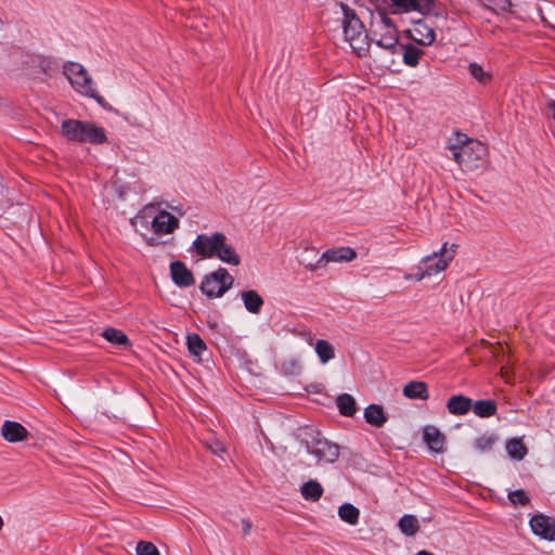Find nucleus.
Returning a JSON list of instances; mask_svg holds the SVG:
<instances>
[{
	"instance_id": "nucleus-26",
	"label": "nucleus",
	"mask_w": 555,
	"mask_h": 555,
	"mask_svg": "<svg viewBox=\"0 0 555 555\" xmlns=\"http://www.w3.org/2000/svg\"><path fill=\"white\" fill-rule=\"evenodd\" d=\"M300 491L306 500L314 502L321 498L323 493V488L318 481L310 480L301 486Z\"/></svg>"
},
{
	"instance_id": "nucleus-36",
	"label": "nucleus",
	"mask_w": 555,
	"mask_h": 555,
	"mask_svg": "<svg viewBox=\"0 0 555 555\" xmlns=\"http://www.w3.org/2000/svg\"><path fill=\"white\" fill-rule=\"evenodd\" d=\"M242 529L244 534H248L251 530V522L248 519H242Z\"/></svg>"
},
{
	"instance_id": "nucleus-35",
	"label": "nucleus",
	"mask_w": 555,
	"mask_h": 555,
	"mask_svg": "<svg viewBox=\"0 0 555 555\" xmlns=\"http://www.w3.org/2000/svg\"><path fill=\"white\" fill-rule=\"evenodd\" d=\"M508 499L514 504L525 505L528 503L529 499L522 490H515L509 492Z\"/></svg>"
},
{
	"instance_id": "nucleus-8",
	"label": "nucleus",
	"mask_w": 555,
	"mask_h": 555,
	"mask_svg": "<svg viewBox=\"0 0 555 555\" xmlns=\"http://www.w3.org/2000/svg\"><path fill=\"white\" fill-rule=\"evenodd\" d=\"M63 74L75 91L83 96L94 99L99 104L103 105V99L96 93L91 76L80 63H65L63 66Z\"/></svg>"
},
{
	"instance_id": "nucleus-22",
	"label": "nucleus",
	"mask_w": 555,
	"mask_h": 555,
	"mask_svg": "<svg viewBox=\"0 0 555 555\" xmlns=\"http://www.w3.org/2000/svg\"><path fill=\"white\" fill-rule=\"evenodd\" d=\"M364 418L366 423L374 427H382L387 422L384 409L379 404H370L364 410Z\"/></svg>"
},
{
	"instance_id": "nucleus-17",
	"label": "nucleus",
	"mask_w": 555,
	"mask_h": 555,
	"mask_svg": "<svg viewBox=\"0 0 555 555\" xmlns=\"http://www.w3.org/2000/svg\"><path fill=\"white\" fill-rule=\"evenodd\" d=\"M240 298L243 301L245 309L253 314H259L264 304L261 295L254 291L247 289L240 293Z\"/></svg>"
},
{
	"instance_id": "nucleus-7",
	"label": "nucleus",
	"mask_w": 555,
	"mask_h": 555,
	"mask_svg": "<svg viewBox=\"0 0 555 555\" xmlns=\"http://www.w3.org/2000/svg\"><path fill=\"white\" fill-rule=\"evenodd\" d=\"M61 133L68 141L77 143L102 144L106 142L105 130L93 122L78 119H64Z\"/></svg>"
},
{
	"instance_id": "nucleus-39",
	"label": "nucleus",
	"mask_w": 555,
	"mask_h": 555,
	"mask_svg": "<svg viewBox=\"0 0 555 555\" xmlns=\"http://www.w3.org/2000/svg\"><path fill=\"white\" fill-rule=\"evenodd\" d=\"M415 555H433L431 553L427 552V551H420L418 553H416Z\"/></svg>"
},
{
	"instance_id": "nucleus-27",
	"label": "nucleus",
	"mask_w": 555,
	"mask_h": 555,
	"mask_svg": "<svg viewBox=\"0 0 555 555\" xmlns=\"http://www.w3.org/2000/svg\"><path fill=\"white\" fill-rule=\"evenodd\" d=\"M400 531L409 537H413L420 530V524L415 516L404 515L398 522Z\"/></svg>"
},
{
	"instance_id": "nucleus-14",
	"label": "nucleus",
	"mask_w": 555,
	"mask_h": 555,
	"mask_svg": "<svg viewBox=\"0 0 555 555\" xmlns=\"http://www.w3.org/2000/svg\"><path fill=\"white\" fill-rule=\"evenodd\" d=\"M307 343L310 346H313L314 352L317 353L318 359L322 364H327L335 358V348L330 341L325 339H318L315 343H313L312 335L308 334Z\"/></svg>"
},
{
	"instance_id": "nucleus-11",
	"label": "nucleus",
	"mask_w": 555,
	"mask_h": 555,
	"mask_svg": "<svg viewBox=\"0 0 555 555\" xmlns=\"http://www.w3.org/2000/svg\"><path fill=\"white\" fill-rule=\"evenodd\" d=\"M532 532L541 539L555 540V520L548 516L539 514L530 519Z\"/></svg>"
},
{
	"instance_id": "nucleus-37",
	"label": "nucleus",
	"mask_w": 555,
	"mask_h": 555,
	"mask_svg": "<svg viewBox=\"0 0 555 555\" xmlns=\"http://www.w3.org/2000/svg\"><path fill=\"white\" fill-rule=\"evenodd\" d=\"M210 449L214 453L218 454L224 451V447L222 443L216 441L214 444L210 446Z\"/></svg>"
},
{
	"instance_id": "nucleus-3",
	"label": "nucleus",
	"mask_w": 555,
	"mask_h": 555,
	"mask_svg": "<svg viewBox=\"0 0 555 555\" xmlns=\"http://www.w3.org/2000/svg\"><path fill=\"white\" fill-rule=\"evenodd\" d=\"M192 248L202 259L217 258L234 267L241 263L240 255L221 232L198 234L192 243Z\"/></svg>"
},
{
	"instance_id": "nucleus-34",
	"label": "nucleus",
	"mask_w": 555,
	"mask_h": 555,
	"mask_svg": "<svg viewBox=\"0 0 555 555\" xmlns=\"http://www.w3.org/2000/svg\"><path fill=\"white\" fill-rule=\"evenodd\" d=\"M137 555H160L156 545L147 541H139L135 546Z\"/></svg>"
},
{
	"instance_id": "nucleus-32",
	"label": "nucleus",
	"mask_w": 555,
	"mask_h": 555,
	"mask_svg": "<svg viewBox=\"0 0 555 555\" xmlns=\"http://www.w3.org/2000/svg\"><path fill=\"white\" fill-rule=\"evenodd\" d=\"M102 336L109 343L118 346H127L128 337L119 330L109 327L103 331Z\"/></svg>"
},
{
	"instance_id": "nucleus-10",
	"label": "nucleus",
	"mask_w": 555,
	"mask_h": 555,
	"mask_svg": "<svg viewBox=\"0 0 555 555\" xmlns=\"http://www.w3.org/2000/svg\"><path fill=\"white\" fill-rule=\"evenodd\" d=\"M307 452L314 457L315 463H333L339 455L337 444L330 442L319 433L306 440Z\"/></svg>"
},
{
	"instance_id": "nucleus-38",
	"label": "nucleus",
	"mask_w": 555,
	"mask_h": 555,
	"mask_svg": "<svg viewBox=\"0 0 555 555\" xmlns=\"http://www.w3.org/2000/svg\"><path fill=\"white\" fill-rule=\"evenodd\" d=\"M495 4L502 10H508L512 5L509 0H495Z\"/></svg>"
},
{
	"instance_id": "nucleus-20",
	"label": "nucleus",
	"mask_w": 555,
	"mask_h": 555,
	"mask_svg": "<svg viewBox=\"0 0 555 555\" xmlns=\"http://www.w3.org/2000/svg\"><path fill=\"white\" fill-rule=\"evenodd\" d=\"M408 399L427 400L429 397L427 385L424 382L412 380L408 383L402 390Z\"/></svg>"
},
{
	"instance_id": "nucleus-4",
	"label": "nucleus",
	"mask_w": 555,
	"mask_h": 555,
	"mask_svg": "<svg viewBox=\"0 0 555 555\" xmlns=\"http://www.w3.org/2000/svg\"><path fill=\"white\" fill-rule=\"evenodd\" d=\"M344 40L349 43L351 50L360 57L366 56L370 52V37L364 25L356 14L354 10L346 4H340Z\"/></svg>"
},
{
	"instance_id": "nucleus-25",
	"label": "nucleus",
	"mask_w": 555,
	"mask_h": 555,
	"mask_svg": "<svg viewBox=\"0 0 555 555\" xmlns=\"http://www.w3.org/2000/svg\"><path fill=\"white\" fill-rule=\"evenodd\" d=\"M338 516L350 526H356L359 521L360 511L354 505L345 503L339 506Z\"/></svg>"
},
{
	"instance_id": "nucleus-13",
	"label": "nucleus",
	"mask_w": 555,
	"mask_h": 555,
	"mask_svg": "<svg viewBox=\"0 0 555 555\" xmlns=\"http://www.w3.org/2000/svg\"><path fill=\"white\" fill-rule=\"evenodd\" d=\"M1 436L5 441L16 443L27 439L28 430L17 422L5 421L1 427Z\"/></svg>"
},
{
	"instance_id": "nucleus-33",
	"label": "nucleus",
	"mask_w": 555,
	"mask_h": 555,
	"mask_svg": "<svg viewBox=\"0 0 555 555\" xmlns=\"http://www.w3.org/2000/svg\"><path fill=\"white\" fill-rule=\"evenodd\" d=\"M495 442L496 436L494 434H486L475 439L474 447L479 452H487L492 449Z\"/></svg>"
},
{
	"instance_id": "nucleus-19",
	"label": "nucleus",
	"mask_w": 555,
	"mask_h": 555,
	"mask_svg": "<svg viewBox=\"0 0 555 555\" xmlns=\"http://www.w3.org/2000/svg\"><path fill=\"white\" fill-rule=\"evenodd\" d=\"M411 38L422 46H429L435 41V31L423 23H417L410 30Z\"/></svg>"
},
{
	"instance_id": "nucleus-29",
	"label": "nucleus",
	"mask_w": 555,
	"mask_h": 555,
	"mask_svg": "<svg viewBox=\"0 0 555 555\" xmlns=\"http://www.w3.org/2000/svg\"><path fill=\"white\" fill-rule=\"evenodd\" d=\"M506 451L508 455L517 461L522 460L527 454V449L520 439L514 438L506 442Z\"/></svg>"
},
{
	"instance_id": "nucleus-1",
	"label": "nucleus",
	"mask_w": 555,
	"mask_h": 555,
	"mask_svg": "<svg viewBox=\"0 0 555 555\" xmlns=\"http://www.w3.org/2000/svg\"><path fill=\"white\" fill-rule=\"evenodd\" d=\"M169 209L170 211L159 205H146L131 219L133 229L145 238L149 245L156 244L154 236H147L149 232L162 236L171 234L179 228L180 218L185 214L183 206L170 205Z\"/></svg>"
},
{
	"instance_id": "nucleus-15",
	"label": "nucleus",
	"mask_w": 555,
	"mask_h": 555,
	"mask_svg": "<svg viewBox=\"0 0 555 555\" xmlns=\"http://www.w3.org/2000/svg\"><path fill=\"white\" fill-rule=\"evenodd\" d=\"M423 438L428 448L436 453L443 451L444 435L435 426H426L423 430Z\"/></svg>"
},
{
	"instance_id": "nucleus-12",
	"label": "nucleus",
	"mask_w": 555,
	"mask_h": 555,
	"mask_svg": "<svg viewBox=\"0 0 555 555\" xmlns=\"http://www.w3.org/2000/svg\"><path fill=\"white\" fill-rule=\"evenodd\" d=\"M172 282L179 287H190L195 283L193 273L181 261H173L170 264Z\"/></svg>"
},
{
	"instance_id": "nucleus-6",
	"label": "nucleus",
	"mask_w": 555,
	"mask_h": 555,
	"mask_svg": "<svg viewBox=\"0 0 555 555\" xmlns=\"http://www.w3.org/2000/svg\"><path fill=\"white\" fill-rule=\"evenodd\" d=\"M370 40L390 54L396 53L399 48L397 27L384 11L372 15Z\"/></svg>"
},
{
	"instance_id": "nucleus-2",
	"label": "nucleus",
	"mask_w": 555,
	"mask_h": 555,
	"mask_svg": "<svg viewBox=\"0 0 555 555\" xmlns=\"http://www.w3.org/2000/svg\"><path fill=\"white\" fill-rule=\"evenodd\" d=\"M447 149L463 171L475 172L486 167V145L464 133H453L448 140Z\"/></svg>"
},
{
	"instance_id": "nucleus-31",
	"label": "nucleus",
	"mask_w": 555,
	"mask_h": 555,
	"mask_svg": "<svg viewBox=\"0 0 555 555\" xmlns=\"http://www.w3.org/2000/svg\"><path fill=\"white\" fill-rule=\"evenodd\" d=\"M468 73L480 83H487L492 77L491 73L478 63H469Z\"/></svg>"
},
{
	"instance_id": "nucleus-21",
	"label": "nucleus",
	"mask_w": 555,
	"mask_h": 555,
	"mask_svg": "<svg viewBox=\"0 0 555 555\" xmlns=\"http://www.w3.org/2000/svg\"><path fill=\"white\" fill-rule=\"evenodd\" d=\"M396 13L422 11L429 8L430 0H391Z\"/></svg>"
},
{
	"instance_id": "nucleus-24",
	"label": "nucleus",
	"mask_w": 555,
	"mask_h": 555,
	"mask_svg": "<svg viewBox=\"0 0 555 555\" xmlns=\"http://www.w3.org/2000/svg\"><path fill=\"white\" fill-rule=\"evenodd\" d=\"M339 413L345 416H352L357 411L354 398L349 393H341L336 399Z\"/></svg>"
},
{
	"instance_id": "nucleus-30",
	"label": "nucleus",
	"mask_w": 555,
	"mask_h": 555,
	"mask_svg": "<svg viewBox=\"0 0 555 555\" xmlns=\"http://www.w3.org/2000/svg\"><path fill=\"white\" fill-rule=\"evenodd\" d=\"M186 345L190 353L196 358H199L206 350L204 340L197 334H190L186 336Z\"/></svg>"
},
{
	"instance_id": "nucleus-9",
	"label": "nucleus",
	"mask_w": 555,
	"mask_h": 555,
	"mask_svg": "<svg viewBox=\"0 0 555 555\" xmlns=\"http://www.w3.org/2000/svg\"><path fill=\"white\" fill-rule=\"evenodd\" d=\"M233 283L234 278L225 268L220 267L204 276L199 288L208 298H220L233 286Z\"/></svg>"
},
{
	"instance_id": "nucleus-16",
	"label": "nucleus",
	"mask_w": 555,
	"mask_h": 555,
	"mask_svg": "<svg viewBox=\"0 0 555 555\" xmlns=\"http://www.w3.org/2000/svg\"><path fill=\"white\" fill-rule=\"evenodd\" d=\"M356 251L350 247H339L334 249H328L322 254L319 262H348L356 258Z\"/></svg>"
},
{
	"instance_id": "nucleus-18",
	"label": "nucleus",
	"mask_w": 555,
	"mask_h": 555,
	"mask_svg": "<svg viewBox=\"0 0 555 555\" xmlns=\"http://www.w3.org/2000/svg\"><path fill=\"white\" fill-rule=\"evenodd\" d=\"M447 409L452 415H465L472 410V399L462 395L452 396L447 402Z\"/></svg>"
},
{
	"instance_id": "nucleus-5",
	"label": "nucleus",
	"mask_w": 555,
	"mask_h": 555,
	"mask_svg": "<svg viewBox=\"0 0 555 555\" xmlns=\"http://www.w3.org/2000/svg\"><path fill=\"white\" fill-rule=\"evenodd\" d=\"M448 247V244L444 243L438 251H434L433 254L421 259L420 263L416 268V273H405L403 279L406 281H423L424 279L436 276L442 273L451 263L454 258L455 250Z\"/></svg>"
},
{
	"instance_id": "nucleus-23",
	"label": "nucleus",
	"mask_w": 555,
	"mask_h": 555,
	"mask_svg": "<svg viewBox=\"0 0 555 555\" xmlns=\"http://www.w3.org/2000/svg\"><path fill=\"white\" fill-rule=\"evenodd\" d=\"M472 410L479 417H490L496 413V403L493 400L472 401Z\"/></svg>"
},
{
	"instance_id": "nucleus-28",
	"label": "nucleus",
	"mask_w": 555,
	"mask_h": 555,
	"mask_svg": "<svg viewBox=\"0 0 555 555\" xmlns=\"http://www.w3.org/2000/svg\"><path fill=\"white\" fill-rule=\"evenodd\" d=\"M423 54V50L414 46H405L402 48V60L403 63L410 67L417 66L420 57Z\"/></svg>"
}]
</instances>
